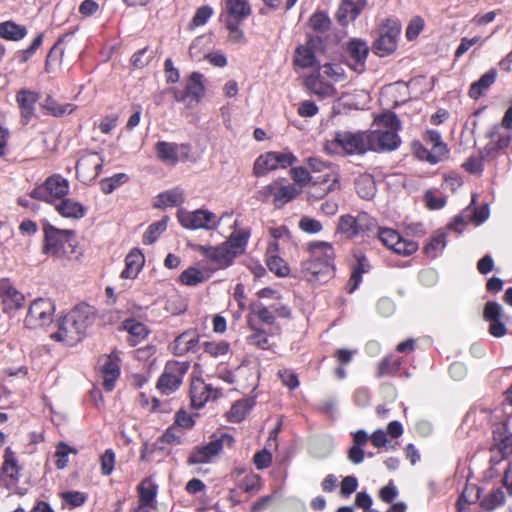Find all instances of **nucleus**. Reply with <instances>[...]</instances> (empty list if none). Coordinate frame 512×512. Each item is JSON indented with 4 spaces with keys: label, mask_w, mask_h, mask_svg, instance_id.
Returning a JSON list of instances; mask_svg holds the SVG:
<instances>
[{
    "label": "nucleus",
    "mask_w": 512,
    "mask_h": 512,
    "mask_svg": "<svg viewBox=\"0 0 512 512\" xmlns=\"http://www.w3.org/2000/svg\"><path fill=\"white\" fill-rule=\"evenodd\" d=\"M356 191L360 197L371 199L376 192L375 182L371 175L362 174L356 180Z\"/></svg>",
    "instance_id": "obj_38"
},
{
    "label": "nucleus",
    "mask_w": 512,
    "mask_h": 512,
    "mask_svg": "<svg viewBox=\"0 0 512 512\" xmlns=\"http://www.w3.org/2000/svg\"><path fill=\"white\" fill-rule=\"evenodd\" d=\"M250 309L251 312L256 315L262 322L269 325L274 323L275 317L272 311L268 307H265L263 304L257 302L252 303L250 305Z\"/></svg>",
    "instance_id": "obj_49"
},
{
    "label": "nucleus",
    "mask_w": 512,
    "mask_h": 512,
    "mask_svg": "<svg viewBox=\"0 0 512 512\" xmlns=\"http://www.w3.org/2000/svg\"><path fill=\"white\" fill-rule=\"evenodd\" d=\"M103 165V159L97 153L84 154L76 164V172L85 180L94 179Z\"/></svg>",
    "instance_id": "obj_22"
},
{
    "label": "nucleus",
    "mask_w": 512,
    "mask_h": 512,
    "mask_svg": "<svg viewBox=\"0 0 512 512\" xmlns=\"http://www.w3.org/2000/svg\"><path fill=\"white\" fill-rule=\"evenodd\" d=\"M54 312L55 306L50 300L35 299L29 306L24 325L33 330L43 328L53 322Z\"/></svg>",
    "instance_id": "obj_8"
},
{
    "label": "nucleus",
    "mask_w": 512,
    "mask_h": 512,
    "mask_svg": "<svg viewBox=\"0 0 512 512\" xmlns=\"http://www.w3.org/2000/svg\"><path fill=\"white\" fill-rule=\"evenodd\" d=\"M300 193L301 189H298L295 185H281L279 181H273L259 190L258 196L262 201H267L273 195L274 205L279 208L296 198Z\"/></svg>",
    "instance_id": "obj_15"
},
{
    "label": "nucleus",
    "mask_w": 512,
    "mask_h": 512,
    "mask_svg": "<svg viewBox=\"0 0 512 512\" xmlns=\"http://www.w3.org/2000/svg\"><path fill=\"white\" fill-rule=\"evenodd\" d=\"M291 177L300 187H306V190L313 183V173L310 174L306 168L301 166L291 169Z\"/></svg>",
    "instance_id": "obj_43"
},
{
    "label": "nucleus",
    "mask_w": 512,
    "mask_h": 512,
    "mask_svg": "<svg viewBox=\"0 0 512 512\" xmlns=\"http://www.w3.org/2000/svg\"><path fill=\"white\" fill-rule=\"evenodd\" d=\"M124 328L127 330L129 335L132 337L133 345L143 340L148 335L146 326L135 320L125 321Z\"/></svg>",
    "instance_id": "obj_40"
},
{
    "label": "nucleus",
    "mask_w": 512,
    "mask_h": 512,
    "mask_svg": "<svg viewBox=\"0 0 512 512\" xmlns=\"http://www.w3.org/2000/svg\"><path fill=\"white\" fill-rule=\"evenodd\" d=\"M318 111V106L311 100L302 101L297 108L298 114L304 118L314 117Z\"/></svg>",
    "instance_id": "obj_62"
},
{
    "label": "nucleus",
    "mask_w": 512,
    "mask_h": 512,
    "mask_svg": "<svg viewBox=\"0 0 512 512\" xmlns=\"http://www.w3.org/2000/svg\"><path fill=\"white\" fill-rule=\"evenodd\" d=\"M177 218L183 228L190 230H211L216 228L219 222L214 213L205 209L195 211L179 210Z\"/></svg>",
    "instance_id": "obj_11"
},
{
    "label": "nucleus",
    "mask_w": 512,
    "mask_h": 512,
    "mask_svg": "<svg viewBox=\"0 0 512 512\" xmlns=\"http://www.w3.org/2000/svg\"><path fill=\"white\" fill-rule=\"evenodd\" d=\"M191 403L195 408H201L209 399L217 397V391L202 379H194L190 388Z\"/></svg>",
    "instance_id": "obj_24"
},
{
    "label": "nucleus",
    "mask_w": 512,
    "mask_h": 512,
    "mask_svg": "<svg viewBox=\"0 0 512 512\" xmlns=\"http://www.w3.org/2000/svg\"><path fill=\"white\" fill-rule=\"evenodd\" d=\"M308 166L313 173V183L307 189L310 199H321L340 188V174L335 166L317 158H309Z\"/></svg>",
    "instance_id": "obj_3"
},
{
    "label": "nucleus",
    "mask_w": 512,
    "mask_h": 512,
    "mask_svg": "<svg viewBox=\"0 0 512 512\" xmlns=\"http://www.w3.org/2000/svg\"><path fill=\"white\" fill-rule=\"evenodd\" d=\"M329 154H363L369 150L367 132L338 131L324 147Z\"/></svg>",
    "instance_id": "obj_7"
},
{
    "label": "nucleus",
    "mask_w": 512,
    "mask_h": 512,
    "mask_svg": "<svg viewBox=\"0 0 512 512\" xmlns=\"http://www.w3.org/2000/svg\"><path fill=\"white\" fill-rule=\"evenodd\" d=\"M418 249V244L412 240L404 239L400 236L399 241L396 242L395 247L392 250L403 256H409L416 252Z\"/></svg>",
    "instance_id": "obj_52"
},
{
    "label": "nucleus",
    "mask_w": 512,
    "mask_h": 512,
    "mask_svg": "<svg viewBox=\"0 0 512 512\" xmlns=\"http://www.w3.org/2000/svg\"><path fill=\"white\" fill-rule=\"evenodd\" d=\"M157 157L164 163L175 164L178 161V146L169 142H158L156 144Z\"/></svg>",
    "instance_id": "obj_34"
},
{
    "label": "nucleus",
    "mask_w": 512,
    "mask_h": 512,
    "mask_svg": "<svg viewBox=\"0 0 512 512\" xmlns=\"http://www.w3.org/2000/svg\"><path fill=\"white\" fill-rule=\"evenodd\" d=\"M497 73L495 70L488 71L482 77L474 82L469 90V96L478 99L485 90H487L496 80Z\"/></svg>",
    "instance_id": "obj_35"
},
{
    "label": "nucleus",
    "mask_w": 512,
    "mask_h": 512,
    "mask_svg": "<svg viewBox=\"0 0 512 512\" xmlns=\"http://www.w3.org/2000/svg\"><path fill=\"white\" fill-rule=\"evenodd\" d=\"M42 108L46 113L56 117L64 116L73 113L76 110V106L72 103L60 104L54 99L48 97L44 100Z\"/></svg>",
    "instance_id": "obj_36"
},
{
    "label": "nucleus",
    "mask_w": 512,
    "mask_h": 512,
    "mask_svg": "<svg viewBox=\"0 0 512 512\" xmlns=\"http://www.w3.org/2000/svg\"><path fill=\"white\" fill-rule=\"evenodd\" d=\"M322 71V75H326L327 79L334 84L348 81V74L343 64L337 61L324 63L318 67Z\"/></svg>",
    "instance_id": "obj_30"
},
{
    "label": "nucleus",
    "mask_w": 512,
    "mask_h": 512,
    "mask_svg": "<svg viewBox=\"0 0 512 512\" xmlns=\"http://www.w3.org/2000/svg\"><path fill=\"white\" fill-rule=\"evenodd\" d=\"M27 30L24 26H20L12 21H6L0 24V36L10 41H18L24 38Z\"/></svg>",
    "instance_id": "obj_37"
},
{
    "label": "nucleus",
    "mask_w": 512,
    "mask_h": 512,
    "mask_svg": "<svg viewBox=\"0 0 512 512\" xmlns=\"http://www.w3.org/2000/svg\"><path fill=\"white\" fill-rule=\"evenodd\" d=\"M322 71L317 68L310 73L304 80L305 87L312 94L319 98H329L336 95L337 91L334 83L322 75Z\"/></svg>",
    "instance_id": "obj_17"
},
{
    "label": "nucleus",
    "mask_w": 512,
    "mask_h": 512,
    "mask_svg": "<svg viewBox=\"0 0 512 512\" xmlns=\"http://www.w3.org/2000/svg\"><path fill=\"white\" fill-rule=\"evenodd\" d=\"M296 158L291 153L266 152L254 162L253 173L257 177L265 176L278 168L292 165Z\"/></svg>",
    "instance_id": "obj_12"
},
{
    "label": "nucleus",
    "mask_w": 512,
    "mask_h": 512,
    "mask_svg": "<svg viewBox=\"0 0 512 512\" xmlns=\"http://www.w3.org/2000/svg\"><path fill=\"white\" fill-rule=\"evenodd\" d=\"M213 14L214 11L210 6L204 5L199 7L190 23V29L205 25Z\"/></svg>",
    "instance_id": "obj_44"
},
{
    "label": "nucleus",
    "mask_w": 512,
    "mask_h": 512,
    "mask_svg": "<svg viewBox=\"0 0 512 512\" xmlns=\"http://www.w3.org/2000/svg\"><path fill=\"white\" fill-rule=\"evenodd\" d=\"M228 30V41L233 44H241L246 41L243 30L240 28L241 22H224Z\"/></svg>",
    "instance_id": "obj_46"
},
{
    "label": "nucleus",
    "mask_w": 512,
    "mask_h": 512,
    "mask_svg": "<svg viewBox=\"0 0 512 512\" xmlns=\"http://www.w3.org/2000/svg\"><path fill=\"white\" fill-rule=\"evenodd\" d=\"M234 439L231 435L223 434L220 438L212 440L207 445L196 447L190 454L189 464H205L216 457L224 446L231 447Z\"/></svg>",
    "instance_id": "obj_14"
},
{
    "label": "nucleus",
    "mask_w": 512,
    "mask_h": 512,
    "mask_svg": "<svg viewBox=\"0 0 512 512\" xmlns=\"http://www.w3.org/2000/svg\"><path fill=\"white\" fill-rule=\"evenodd\" d=\"M505 501V494L502 489H497L490 493L486 498L482 501V506L486 510H493L496 507L503 504Z\"/></svg>",
    "instance_id": "obj_53"
},
{
    "label": "nucleus",
    "mask_w": 512,
    "mask_h": 512,
    "mask_svg": "<svg viewBox=\"0 0 512 512\" xmlns=\"http://www.w3.org/2000/svg\"><path fill=\"white\" fill-rule=\"evenodd\" d=\"M446 246L445 234L439 233L431 238L430 242L425 246V253L429 257H436L437 252Z\"/></svg>",
    "instance_id": "obj_51"
},
{
    "label": "nucleus",
    "mask_w": 512,
    "mask_h": 512,
    "mask_svg": "<svg viewBox=\"0 0 512 512\" xmlns=\"http://www.w3.org/2000/svg\"><path fill=\"white\" fill-rule=\"evenodd\" d=\"M57 212L65 218L80 219L85 215L83 205L73 199H64L55 206Z\"/></svg>",
    "instance_id": "obj_31"
},
{
    "label": "nucleus",
    "mask_w": 512,
    "mask_h": 512,
    "mask_svg": "<svg viewBox=\"0 0 512 512\" xmlns=\"http://www.w3.org/2000/svg\"><path fill=\"white\" fill-rule=\"evenodd\" d=\"M96 310L88 304H80L57 320V330L51 338L67 345L78 343L94 323Z\"/></svg>",
    "instance_id": "obj_1"
},
{
    "label": "nucleus",
    "mask_w": 512,
    "mask_h": 512,
    "mask_svg": "<svg viewBox=\"0 0 512 512\" xmlns=\"http://www.w3.org/2000/svg\"><path fill=\"white\" fill-rule=\"evenodd\" d=\"M39 100V94L35 91L23 88L18 91L16 101L19 105L21 115L29 121L35 111V104Z\"/></svg>",
    "instance_id": "obj_26"
},
{
    "label": "nucleus",
    "mask_w": 512,
    "mask_h": 512,
    "mask_svg": "<svg viewBox=\"0 0 512 512\" xmlns=\"http://www.w3.org/2000/svg\"><path fill=\"white\" fill-rule=\"evenodd\" d=\"M261 487V477L258 474H251L242 481V488L245 492H255Z\"/></svg>",
    "instance_id": "obj_63"
},
{
    "label": "nucleus",
    "mask_w": 512,
    "mask_h": 512,
    "mask_svg": "<svg viewBox=\"0 0 512 512\" xmlns=\"http://www.w3.org/2000/svg\"><path fill=\"white\" fill-rule=\"evenodd\" d=\"M374 225V220L366 213H360L357 217L343 215L339 219L337 230L346 237L353 238Z\"/></svg>",
    "instance_id": "obj_16"
},
{
    "label": "nucleus",
    "mask_w": 512,
    "mask_h": 512,
    "mask_svg": "<svg viewBox=\"0 0 512 512\" xmlns=\"http://www.w3.org/2000/svg\"><path fill=\"white\" fill-rule=\"evenodd\" d=\"M70 454H77V450L73 447H70L64 443H60L57 446L55 457H56V466L58 469H64L68 464V456Z\"/></svg>",
    "instance_id": "obj_47"
},
{
    "label": "nucleus",
    "mask_w": 512,
    "mask_h": 512,
    "mask_svg": "<svg viewBox=\"0 0 512 512\" xmlns=\"http://www.w3.org/2000/svg\"><path fill=\"white\" fill-rule=\"evenodd\" d=\"M495 448L500 452L504 457L512 455V435H505L501 437L500 435H495Z\"/></svg>",
    "instance_id": "obj_57"
},
{
    "label": "nucleus",
    "mask_w": 512,
    "mask_h": 512,
    "mask_svg": "<svg viewBox=\"0 0 512 512\" xmlns=\"http://www.w3.org/2000/svg\"><path fill=\"white\" fill-rule=\"evenodd\" d=\"M207 279V275L204 271L197 268L190 267L182 272L180 275V281L187 286H196Z\"/></svg>",
    "instance_id": "obj_41"
},
{
    "label": "nucleus",
    "mask_w": 512,
    "mask_h": 512,
    "mask_svg": "<svg viewBox=\"0 0 512 512\" xmlns=\"http://www.w3.org/2000/svg\"><path fill=\"white\" fill-rule=\"evenodd\" d=\"M415 155L420 160H426L432 164H436L439 162L443 156L439 155L436 151L433 149L431 151H428L425 147H423L421 144H415Z\"/></svg>",
    "instance_id": "obj_56"
},
{
    "label": "nucleus",
    "mask_w": 512,
    "mask_h": 512,
    "mask_svg": "<svg viewBox=\"0 0 512 512\" xmlns=\"http://www.w3.org/2000/svg\"><path fill=\"white\" fill-rule=\"evenodd\" d=\"M251 408V405L249 404V401L243 400L238 401L235 403L231 409H230V419L235 422H240L243 420L246 416V414L249 412Z\"/></svg>",
    "instance_id": "obj_54"
},
{
    "label": "nucleus",
    "mask_w": 512,
    "mask_h": 512,
    "mask_svg": "<svg viewBox=\"0 0 512 512\" xmlns=\"http://www.w3.org/2000/svg\"><path fill=\"white\" fill-rule=\"evenodd\" d=\"M252 13L248 0H225L221 19L231 22H242Z\"/></svg>",
    "instance_id": "obj_20"
},
{
    "label": "nucleus",
    "mask_w": 512,
    "mask_h": 512,
    "mask_svg": "<svg viewBox=\"0 0 512 512\" xmlns=\"http://www.w3.org/2000/svg\"><path fill=\"white\" fill-rule=\"evenodd\" d=\"M504 310L497 302H488L484 309V318L490 321L489 332L494 337H503L507 333L506 325L503 323Z\"/></svg>",
    "instance_id": "obj_19"
},
{
    "label": "nucleus",
    "mask_w": 512,
    "mask_h": 512,
    "mask_svg": "<svg viewBox=\"0 0 512 512\" xmlns=\"http://www.w3.org/2000/svg\"><path fill=\"white\" fill-rule=\"evenodd\" d=\"M267 266L270 271L277 276L285 277L289 274L290 270L287 263L276 255H269L267 258Z\"/></svg>",
    "instance_id": "obj_42"
},
{
    "label": "nucleus",
    "mask_w": 512,
    "mask_h": 512,
    "mask_svg": "<svg viewBox=\"0 0 512 512\" xmlns=\"http://www.w3.org/2000/svg\"><path fill=\"white\" fill-rule=\"evenodd\" d=\"M184 192L179 188L171 189L159 194L154 200L155 208L179 206L184 202Z\"/></svg>",
    "instance_id": "obj_29"
},
{
    "label": "nucleus",
    "mask_w": 512,
    "mask_h": 512,
    "mask_svg": "<svg viewBox=\"0 0 512 512\" xmlns=\"http://www.w3.org/2000/svg\"><path fill=\"white\" fill-rule=\"evenodd\" d=\"M0 300L3 312L10 314L23 308L25 296L9 282H2L0 285Z\"/></svg>",
    "instance_id": "obj_18"
},
{
    "label": "nucleus",
    "mask_w": 512,
    "mask_h": 512,
    "mask_svg": "<svg viewBox=\"0 0 512 512\" xmlns=\"http://www.w3.org/2000/svg\"><path fill=\"white\" fill-rule=\"evenodd\" d=\"M316 63L315 53L310 42L299 45L295 50L294 64L301 68L313 67Z\"/></svg>",
    "instance_id": "obj_32"
},
{
    "label": "nucleus",
    "mask_w": 512,
    "mask_h": 512,
    "mask_svg": "<svg viewBox=\"0 0 512 512\" xmlns=\"http://www.w3.org/2000/svg\"><path fill=\"white\" fill-rule=\"evenodd\" d=\"M346 52L354 61V63L350 65V68L357 73L363 72L364 63L369 53L368 44L359 38L350 39L346 44Z\"/></svg>",
    "instance_id": "obj_21"
},
{
    "label": "nucleus",
    "mask_w": 512,
    "mask_h": 512,
    "mask_svg": "<svg viewBox=\"0 0 512 512\" xmlns=\"http://www.w3.org/2000/svg\"><path fill=\"white\" fill-rule=\"evenodd\" d=\"M378 235L381 242L391 250L400 238V235L395 230L388 228L380 229Z\"/></svg>",
    "instance_id": "obj_59"
},
{
    "label": "nucleus",
    "mask_w": 512,
    "mask_h": 512,
    "mask_svg": "<svg viewBox=\"0 0 512 512\" xmlns=\"http://www.w3.org/2000/svg\"><path fill=\"white\" fill-rule=\"evenodd\" d=\"M128 180V176L124 173L116 174L110 178H106L101 181V190L105 194H110L115 188L125 183Z\"/></svg>",
    "instance_id": "obj_48"
},
{
    "label": "nucleus",
    "mask_w": 512,
    "mask_h": 512,
    "mask_svg": "<svg viewBox=\"0 0 512 512\" xmlns=\"http://www.w3.org/2000/svg\"><path fill=\"white\" fill-rule=\"evenodd\" d=\"M187 369L188 364L185 362H167L164 371L158 380V389L167 395L173 393L180 386L182 378L187 372Z\"/></svg>",
    "instance_id": "obj_13"
},
{
    "label": "nucleus",
    "mask_w": 512,
    "mask_h": 512,
    "mask_svg": "<svg viewBox=\"0 0 512 512\" xmlns=\"http://www.w3.org/2000/svg\"><path fill=\"white\" fill-rule=\"evenodd\" d=\"M169 222V217L164 216L161 220L152 223L143 234V243L153 244L157 241L160 235L166 231Z\"/></svg>",
    "instance_id": "obj_39"
},
{
    "label": "nucleus",
    "mask_w": 512,
    "mask_h": 512,
    "mask_svg": "<svg viewBox=\"0 0 512 512\" xmlns=\"http://www.w3.org/2000/svg\"><path fill=\"white\" fill-rule=\"evenodd\" d=\"M186 90L187 95L194 99V105L198 104L205 95L204 76L198 72L192 73Z\"/></svg>",
    "instance_id": "obj_33"
},
{
    "label": "nucleus",
    "mask_w": 512,
    "mask_h": 512,
    "mask_svg": "<svg viewBox=\"0 0 512 512\" xmlns=\"http://www.w3.org/2000/svg\"><path fill=\"white\" fill-rule=\"evenodd\" d=\"M248 237L249 234L246 231L236 232L219 246H198L197 250L220 268H225L230 266L233 260L244 252Z\"/></svg>",
    "instance_id": "obj_4"
},
{
    "label": "nucleus",
    "mask_w": 512,
    "mask_h": 512,
    "mask_svg": "<svg viewBox=\"0 0 512 512\" xmlns=\"http://www.w3.org/2000/svg\"><path fill=\"white\" fill-rule=\"evenodd\" d=\"M145 259L140 250L134 249L125 258V269L121 273V277L125 279H135L142 267Z\"/></svg>",
    "instance_id": "obj_28"
},
{
    "label": "nucleus",
    "mask_w": 512,
    "mask_h": 512,
    "mask_svg": "<svg viewBox=\"0 0 512 512\" xmlns=\"http://www.w3.org/2000/svg\"><path fill=\"white\" fill-rule=\"evenodd\" d=\"M373 127V130L367 132L369 150L393 151L400 145L397 132L401 129V122L395 114L387 112L377 116Z\"/></svg>",
    "instance_id": "obj_2"
},
{
    "label": "nucleus",
    "mask_w": 512,
    "mask_h": 512,
    "mask_svg": "<svg viewBox=\"0 0 512 512\" xmlns=\"http://www.w3.org/2000/svg\"><path fill=\"white\" fill-rule=\"evenodd\" d=\"M401 31V26L397 21L387 20L379 30V36L374 41L373 52L384 57L393 53L397 48V39Z\"/></svg>",
    "instance_id": "obj_10"
},
{
    "label": "nucleus",
    "mask_w": 512,
    "mask_h": 512,
    "mask_svg": "<svg viewBox=\"0 0 512 512\" xmlns=\"http://www.w3.org/2000/svg\"><path fill=\"white\" fill-rule=\"evenodd\" d=\"M424 25H425L424 20L421 17L416 16V17L412 18L406 28L407 39L414 40L415 38H417V36L423 30Z\"/></svg>",
    "instance_id": "obj_61"
},
{
    "label": "nucleus",
    "mask_w": 512,
    "mask_h": 512,
    "mask_svg": "<svg viewBox=\"0 0 512 512\" xmlns=\"http://www.w3.org/2000/svg\"><path fill=\"white\" fill-rule=\"evenodd\" d=\"M139 501L154 504L156 486L150 480H144L138 487Z\"/></svg>",
    "instance_id": "obj_45"
},
{
    "label": "nucleus",
    "mask_w": 512,
    "mask_h": 512,
    "mask_svg": "<svg viewBox=\"0 0 512 512\" xmlns=\"http://www.w3.org/2000/svg\"><path fill=\"white\" fill-rule=\"evenodd\" d=\"M4 458H5L4 464H3L4 473L7 474L11 478L16 477L19 472V466L14 457V453L10 448H6Z\"/></svg>",
    "instance_id": "obj_50"
},
{
    "label": "nucleus",
    "mask_w": 512,
    "mask_h": 512,
    "mask_svg": "<svg viewBox=\"0 0 512 512\" xmlns=\"http://www.w3.org/2000/svg\"><path fill=\"white\" fill-rule=\"evenodd\" d=\"M427 141L432 146V149L443 157L447 153L446 145L441 141V136L436 131L427 132Z\"/></svg>",
    "instance_id": "obj_60"
},
{
    "label": "nucleus",
    "mask_w": 512,
    "mask_h": 512,
    "mask_svg": "<svg viewBox=\"0 0 512 512\" xmlns=\"http://www.w3.org/2000/svg\"><path fill=\"white\" fill-rule=\"evenodd\" d=\"M100 371L103 378V386L107 391H112L120 375L119 359L117 355L110 354L102 359Z\"/></svg>",
    "instance_id": "obj_23"
},
{
    "label": "nucleus",
    "mask_w": 512,
    "mask_h": 512,
    "mask_svg": "<svg viewBox=\"0 0 512 512\" xmlns=\"http://www.w3.org/2000/svg\"><path fill=\"white\" fill-rule=\"evenodd\" d=\"M42 253L56 259H70L76 251L71 239L72 232L60 230L47 223L44 225Z\"/></svg>",
    "instance_id": "obj_6"
},
{
    "label": "nucleus",
    "mask_w": 512,
    "mask_h": 512,
    "mask_svg": "<svg viewBox=\"0 0 512 512\" xmlns=\"http://www.w3.org/2000/svg\"><path fill=\"white\" fill-rule=\"evenodd\" d=\"M61 497L72 507H78L82 505L86 500V496L78 491L63 492Z\"/></svg>",
    "instance_id": "obj_64"
},
{
    "label": "nucleus",
    "mask_w": 512,
    "mask_h": 512,
    "mask_svg": "<svg viewBox=\"0 0 512 512\" xmlns=\"http://www.w3.org/2000/svg\"><path fill=\"white\" fill-rule=\"evenodd\" d=\"M331 24L330 18L323 12H317L309 19V25L316 31H326Z\"/></svg>",
    "instance_id": "obj_55"
},
{
    "label": "nucleus",
    "mask_w": 512,
    "mask_h": 512,
    "mask_svg": "<svg viewBox=\"0 0 512 512\" xmlns=\"http://www.w3.org/2000/svg\"><path fill=\"white\" fill-rule=\"evenodd\" d=\"M69 191V182L60 175H52L45 182L34 188L31 197L37 200L54 203Z\"/></svg>",
    "instance_id": "obj_9"
},
{
    "label": "nucleus",
    "mask_w": 512,
    "mask_h": 512,
    "mask_svg": "<svg viewBox=\"0 0 512 512\" xmlns=\"http://www.w3.org/2000/svg\"><path fill=\"white\" fill-rule=\"evenodd\" d=\"M309 249L311 258L303 263L308 279L325 280L333 271V247L327 242H314L309 245Z\"/></svg>",
    "instance_id": "obj_5"
},
{
    "label": "nucleus",
    "mask_w": 512,
    "mask_h": 512,
    "mask_svg": "<svg viewBox=\"0 0 512 512\" xmlns=\"http://www.w3.org/2000/svg\"><path fill=\"white\" fill-rule=\"evenodd\" d=\"M198 342L199 338L196 332L185 331L171 343L170 350L175 355H184L193 350Z\"/></svg>",
    "instance_id": "obj_27"
},
{
    "label": "nucleus",
    "mask_w": 512,
    "mask_h": 512,
    "mask_svg": "<svg viewBox=\"0 0 512 512\" xmlns=\"http://www.w3.org/2000/svg\"><path fill=\"white\" fill-rule=\"evenodd\" d=\"M205 351L213 357L225 355L229 350V344L225 341L206 342L204 344Z\"/></svg>",
    "instance_id": "obj_58"
},
{
    "label": "nucleus",
    "mask_w": 512,
    "mask_h": 512,
    "mask_svg": "<svg viewBox=\"0 0 512 512\" xmlns=\"http://www.w3.org/2000/svg\"><path fill=\"white\" fill-rule=\"evenodd\" d=\"M365 5V0H343L336 14L338 22L343 26L348 25L359 16Z\"/></svg>",
    "instance_id": "obj_25"
}]
</instances>
